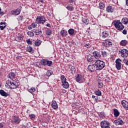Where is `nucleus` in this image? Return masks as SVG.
Returning <instances> with one entry per match:
<instances>
[{"label":"nucleus","instance_id":"obj_1","mask_svg":"<svg viewBox=\"0 0 128 128\" xmlns=\"http://www.w3.org/2000/svg\"><path fill=\"white\" fill-rule=\"evenodd\" d=\"M94 64L96 66V70H102V68H104V62L102 60H96Z\"/></svg>","mask_w":128,"mask_h":128},{"label":"nucleus","instance_id":"obj_2","mask_svg":"<svg viewBox=\"0 0 128 128\" xmlns=\"http://www.w3.org/2000/svg\"><path fill=\"white\" fill-rule=\"evenodd\" d=\"M114 26L116 28V30H124V26L120 20H118L116 21H114Z\"/></svg>","mask_w":128,"mask_h":128},{"label":"nucleus","instance_id":"obj_3","mask_svg":"<svg viewBox=\"0 0 128 128\" xmlns=\"http://www.w3.org/2000/svg\"><path fill=\"white\" fill-rule=\"evenodd\" d=\"M86 58L87 60L88 64H94L96 60V59H94L92 55L90 54L86 55Z\"/></svg>","mask_w":128,"mask_h":128},{"label":"nucleus","instance_id":"obj_4","mask_svg":"<svg viewBox=\"0 0 128 128\" xmlns=\"http://www.w3.org/2000/svg\"><path fill=\"white\" fill-rule=\"evenodd\" d=\"M46 21V18L44 16H38L36 18V23L38 24H44Z\"/></svg>","mask_w":128,"mask_h":128},{"label":"nucleus","instance_id":"obj_5","mask_svg":"<svg viewBox=\"0 0 128 128\" xmlns=\"http://www.w3.org/2000/svg\"><path fill=\"white\" fill-rule=\"evenodd\" d=\"M118 54H121V56L124 58H128V50L126 49H120L118 51Z\"/></svg>","mask_w":128,"mask_h":128},{"label":"nucleus","instance_id":"obj_6","mask_svg":"<svg viewBox=\"0 0 128 128\" xmlns=\"http://www.w3.org/2000/svg\"><path fill=\"white\" fill-rule=\"evenodd\" d=\"M40 64H42V66H50L52 64V62L48 60L42 59L40 60Z\"/></svg>","mask_w":128,"mask_h":128},{"label":"nucleus","instance_id":"obj_7","mask_svg":"<svg viewBox=\"0 0 128 128\" xmlns=\"http://www.w3.org/2000/svg\"><path fill=\"white\" fill-rule=\"evenodd\" d=\"M122 60L118 58L116 60V68L118 70H120L122 69Z\"/></svg>","mask_w":128,"mask_h":128},{"label":"nucleus","instance_id":"obj_8","mask_svg":"<svg viewBox=\"0 0 128 128\" xmlns=\"http://www.w3.org/2000/svg\"><path fill=\"white\" fill-rule=\"evenodd\" d=\"M100 126L102 128H110V122L106 120L100 122Z\"/></svg>","mask_w":128,"mask_h":128},{"label":"nucleus","instance_id":"obj_9","mask_svg":"<svg viewBox=\"0 0 128 128\" xmlns=\"http://www.w3.org/2000/svg\"><path fill=\"white\" fill-rule=\"evenodd\" d=\"M102 44L103 46H106V48H110V46L112 44V42L108 40H106L102 42Z\"/></svg>","mask_w":128,"mask_h":128},{"label":"nucleus","instance_id":"obj_10","mask_svg":"<svg viewBox=\"0 0 128 128\" xmlns=\"http://www.w3.org/2000/svg\"><path fill=\"white\" fill-rule=\"evenodd\" d=\"M92 56L94 58V60H98L99 58H100V53L98 51H94L92 52Z\"/></svg>","mask_w":128,"mask_h":128},{"label":"nucleus","instance_id":"obj_11","mask_svg":"<svg viewBox=\"0 0 128 128\" xmlns=\"http://www.w3.org/2000/svg\"><path fill=\"white\" fill-rule=\"evenodd\" d=\"M88 70H89V72H96V66L95 63L92 65H89L88 66Z\"/></svg>","mask_w":128,"mask_h":128},{"label":"nucleus","instance_id":"obj_12","mask_svg":"<svg viewBox=\"0 0 128 128\" xmlns=\"http://www.w3.org/2000/svg\"><path fill=\"white\" fill-rule=\"evenodd\" d=\"M114 122L116 124V126H120H120H122V124H124V121H122V120L120 118H118L116 120H115L114 121Z\"/></svg>","mask_w":128,"mask_h":128},{"label":"nucleus","instance_id":"obj_13","mask_svg":"<svg viewBox=\"0 0 128 128\" xmlns=\"http://www.w3.org/2000/svg\"><path fill=\"white\" fill-rule=\"evenodd\" d=\"M12 122H14L17 124H18L20 122V118H18V116H14L12 118Z\"/></svg>","mask_w":128,"mask_h":128},{"label":"nucleus","instance_id":"obj_14","mask_svg":"<svg viewBox=\"0 0 128 128\" xmlns=\"http://www.w3.org/2000/svg\"><path fill=\"white\" fill-rule=\"evenodd\" d=\"M121 104L122 106H124V108H125V110H128V102L124 100L122 101Z\"/></svg>","mask_w":128,"mask_h":128},{"label":"nucleus","instance_id":"obj_15","mask_svg":"<svg viewBox=\"0 0 128 128\" xmlns=\"http://www.w3.org/2000/svg\"><path fill=\"white\" fill-rule=\"evenodd\" d=\"M18 84H16V81L12 82L11 83V86L10 87V88H16L18 86Z\"/></svg>","mask_w":128,"mask_h":128},{"label":"nucleus","instance_id":"obj_16","mask_svg":"<svg viewBox=\"0 0 128 128\" xmlns=\"http://www.w3.org/2000/svg\"><path fill=\"white\" fill-rule=\"evenodd\" d=\"M34 32L36 36H40L42 34V30L40 29L36 30H34Z\"/></svg>","mask_w":128,"mask_h":128},{"label":"nucleus","instance_id":"obj_17","mask_svg":"<svg viewBox=\"0 0 128 128\" xmlns=\"http://www.w3.org/2000/svg\"><path fill=\"white\" fill-rule=\"evenodd\" d=\"M101 36L102 38H108V36H110V34H108V31H104L102 32Z\"/></svg>","mask_w":128,"mask_h":128},{"label":"nucleus","instance_id":"obj_18","mask_svg":"<svg viewBox=\"0 0 128 128\" xmlns=\"http://www.w3.org/2000/svg\"><path fill=\"white\" fill-rule=\"evenodd\" d=\"M12 14H16V16H18V14H20V10L18 8L16 10H12Z\"/></svg>","mask_w":128,"mask_h":128},{"label":"nucleus","instance_id":"obj_19","mask_svg":"<svg viewBox=\"0 0 128 128\" xmlns=\"http://www.w3.org/2000/svg\"><path fill=\"white\" fill-rule=\"evenodd\" d=\"M108 12H114V8L112 6H108L106 8Z\"/></svg>","mask_w":128,"mask_h":128},{"label":"nucleus","instance_id":"obj_20","mask_svg":"<svg viewBox=\"0 0 128 128\" xmlns=\"http://www.w3.org/2000/svg\"><path fill=\"white\" fill-rule=\"evenodd\" d=\"M60 34L62 37L66 36H68V32L66 30H62L60 32Z\"/></svg>","mask_w":128,"mask_h":128},{"label":"nucleus","instance_id":"obj_21","mask_svg":"<svg viewBox=\"0 0 128 128\" xmlns=\"http://www.w3.org/2000/svg\"><path fill=\"white\" fill-rule=\"evenodd\" d=\"M26 50H27V52H28L30 54H34V49H32V47L30 46H28L26 48Z\"/></svg>","mask_w":128,"mask_h":128},{"label":"nucleus","instance_id":"obj_22","mask_svg":"<svg viewBox=\"0 0 128 128\" xmlns=\"http://www.w3.org/2000/svg\"><path fill=\"white\" fill-rule=\"evenodd\" d=\"M113 112L115 118H118V116H120V112H118V109H114Z\"/></svg>","mask_w":128,"mask_h":128},{"label":"nucleus","instance_id":"obj_23","mask_svg":"<svg viewBox=\"0 0 128 128\" xmlns=\"http://www.w3.org/2000/svg\"><path fill=\"white\" fill-rule=\"evenodd\" d=\"M62 86L64 88H68L70 87V84H68V82L66 81L63 82V83H62Z\"/></svg>","mask_w":128,"mask_h":128},{"label":"nucleus","instance_id":"obj_24","mask_svg":"<svg viewBox=\"0 0 128 128\" xmlns=\"http://www.w3.org/2000/svg\"><path fill=\"white\" fill-rule=\"evenodd\" d=\"M52 106L54 110H56V108H58V104H56V102L52 101Z\"/></svg>","mask_w":128,"mask_h":128},{"label":"nucleus","instance_id":"obj_25","mask_svg":"<svg viewBox=\"0 0 128 128\" xmlns=\"http://www.w3.org/2000/svg\"><path fill=\"white\" fill-rule=\"evenodd\" d=\"M82 80V76L80 74H77L76 78V82H80Z\"/></svg>","mask_w":128,"mask_h":128},{"label":"nucleus","instance_id":"obj_26","mask_svg":"<svg viewBox=\"0 0 128 128\" xmlns=\"http://www.w3.org/2000/svg\"><path fill=\"white\" fill-rule=\"evenodd\" d=\"M8 78H10V80H12L14 78H16V74L14 72H11L8 74Z\"/></svg>","mask_w":128,"mask_h":128},{"label":"nucleus","instance_id":"obj_27","mask_svg":"<svg viewBox=\"0 0 128 128\" xmlns=\"http://www.w3.org/2000/svg\"><path fill=\"white\" fill-rule=\"evenodd\" d=\"M68 33L70 36H74V30L72 28H70L68 30Z\"/></svg>","mask_w":128,"mask_h":128},{"label":"nucleus","instance_id":"obj_28","mask_svg":"<svg viewBox=\"0 0 128 128\" xmlns=\"http://www.w3.org/2000/svg\"><path fill=\"white\" fill-rule=\"evenodd\" d=\"M0 94H1L2 96H8V93L2 90H0Z\"/></svg>","mask_w":128,"mask_h":128},{"label":"nucleus","instance_id":"obj_29","mask_svg":"<svg viewBox=\"0 0 128 128\" xmlns=\"http://www.w3.org/2000/svg\"><path fill=\"white\" fill-rule=\"evenodd\" d=\"M127 42H128V41H126V40H122L120 42V44L121 46H126Z\"/></svg>","mask_w":128,"mask_h":128},{"label":"nucleus","instance_id":"obj_30","mask_svg":"<svg viewBox=\"0 0 128 128\" xmlns=\"http://www.w3.org/2000/svg\"><path fill=\"white\" fill-rule=\"evenodd\" d=\"M60 80H61L62 84L66 82V76L64 75H62L60 76Z\"/></svg>","mask_w":128,"mask_h":128},{"label":"nucleus","instance_id":"obj_31","mask_svg":"<svg viewBox=\"0 0 128 128\" xmlns=\"http://www.w3.org/2000/svg\"><path fill=\"white\" fill-rule=\"evenodd\" d=\"M12 86V82L10 81H6V88H10V86Z\"/></svg>","mask_w":128,"mask_h":128},{"label":"nucleus","instance_id":"obj_32","mask_svg":"<svg viewBox=\"0 0 128 128\" xmlns=\"http://www.w3.org/2000/svg\"><path fill=\"white\" fill-rule=\"evenodd\" d=\"M104 6H106V5H104V3H102V2L99 3L98 8L100 10H102V8H104Z\"/></svg>","mask_w":128,"mask_h":128},{"label":"nucleus","instance_id":"obj_33","mask_svg":"<svg viewBox=\"0 0 128 128\" xmlns=\"http://www.w3.org/2000/svg\"><path fill=\"white\" fill-rule=\"evenodd\" d=\"M40 44H42V41H40V40H36L35 42V46H40Z\"/></svg>","mask_w":128,"mask_h":128},{"label":"nucleus","instance_id":"obj_34","mask_svg":"<svg viewBox=\"0 0 128 128\" xmlns=\"http://www.w3.org/2000/svg\"><path fill=\"white\" fill-rule=\"evenodd\" d=\"M82 22H83L85 24H88V23L90 22V20L88 18H83Z\"/></svg>","mask_w":128,"mask_h":128},{"label":"nucleus","instance_id":"obj_35","mask_svg":"<svg viewBox=\"0 0 128 128\" xmlns=\"http://www.w3.org/2000/svg\"><path fill=\"white\" fill-rule=\"evenodd\" d=\"M94 94H96V96H102V92L100 90L96 91L94 92Z\"/></svg>","mask_w":128,"mask_h":128},{"label":"nucleus","instance_id":"obj_36","mask_svg":"<svg viewBox=\"0 0 128 128\" xmlns=\"http://www.w3.org/2000/svg\"><path fill=\"white\" fill-rule=\"evenodd\" d=\"M52 34V30H50V28H48L46 30V36H50Z\"/></svg>","mask_w":128,"mask_h":128},{"label":"nucleus","instance_id":"obj_37","mask_svg":"<svg viewBox=\"0 0 128 128\" xmlns=\"http://www.w3.org/2000/svg\"><path fill=\"white\" fill-rule=\"evenodd\" d=\"M53 72L52 71V70H48L46 72V76H52V74Z\"/></svg>","mask_w":128,"mask_h":128},{"label":"nucleus","instance_id":"obj_38","mask_svg":"<svg viewBox=\"0 0 128 128\" xmlns=\"http://www.w3.org/2000/svg\"><path fill=\"white\" fill-rule=\"evenodd\" d=\"M124 24H128V19L126 18H123L122 20Z\"/></svg>","mask_w":128,"mask_h":128},{"label":"nucleus","instance_id":"obj_39","mask_svg":"<svg viewBox=\"0 0 128 128\" xmlns=\"http://www.w3.org/2000/svg\"><path fill=\"white\" fill-rule=\"evenodd\" d=\"M92 98L94 99V100L96 102H100V100L98 99V96H92Z\"/></svg>","mask_w":128,"mask_h":128},{"label":"nucleus","instance_id":"obj_40","mask_svg":"<svg viewBox=\"0 0 128 128\" xmlns=\"http://www.w3.org/2000/svg\"><path fill=\"white\" fill-rule=\"evenodd\" d=\"M28 92H30V94H32V92H36V88H31L28 90Z\"/></svg>","mask_w":128,"mask_h":128},{"label":"nucleus","instance_id":"obj_41","mask_svg":"<svg viewBox=\"0 0 128 128\" xmlns=\"http://www.w3.org/2000/svg\"><path fill=\"white\" fill-rule=\"evenodd\" d=\"M28 36H31V37L34 36V32H28Z\"/></svg>","mask_w":128,"mask_h":128},{"label":"nucleus","instance_id":"obj_42","mask_svg":"<svg viewBox=\"0 0 128 128\" xmlns=\"http://www.w3.org/2000/svg\"><path fill=\"white\" fill-rule=\"evenodd\" d=\"M70 70H71L72 72H76V68H74V66H70Z\"/></svg>","mask_w":128,"mask_h":128},{"label":"nucleus","instance_id":"obj_43","mask_svg":"<svg viewBox=\"0 0 128 128\" xmlns=\"http://www.w3.org/2000/svg\"><path fill=\"white\" fill-rule=\"evenodd\" d=\"M66 8L68 10H71L72 11L74 10V7L72 6H66Z\"/></svg>","mask_w":128,"mask_h":128},{"label":"nucleus","instance_id":"obj_44","mask_svg":"<svg viewBox=\"0 0 128 128\" xmlns=\"http://www.w3.org/2000/svg\"><path fill=\"white\" fill-rule=\"evenodd\" d=\"M84 46H85L86 48H90L92 46V45H90V44L88 43V44H84Z\"/></svg>","mask_w":128,"mask_h":128},{"label":"nucleus","instance_id":"obj_45","mask_svg":"<svg viewBox=\"0 0 128 128\" xmlns=\"http://www.w3.org/2000/svg\"><path fill=\"white\" fill-rule=\"evenodd\" d=\"M102 56L104 58H106V52L102 51Z\"/></svg>","mask_w":128,"mask_h":128},{"label":"nucleus","instance_id":"obj_46","mask_svg":"<svg viewBox=\"0 0 128 128\" xmlns=\"http://www.w3.org/2000/svg\"><path fill=\"white\" fill-rule=\"evenodd\" d=\"M31 26H32V28H36V26H38V24H36L34 23H32V24H31Z\"/></svg>","mask_w":128,"mask_h":128},{"label":"nucleus","instance_id":"obj_47","mask_svg":"<svg viewBox=\"0 0 128 128\" xmlns=\"http://www.w3.org/2000/svg\"><path fill=\"white\" fill-rule=\"evenodd\" d=\"M98 85V87L100 88H102V86H104V84H102V82H99Z\"/></svg>","mask_w":128,"mask_h":128},{"label":"nucleus","instance_id":"obj_48","mask_svg":"<svg viewBox=\"0 0 128 128\" xmlns=\"http://www.w3.org/2000/svg\"><path fill=\"white\" fill-rule=\"evenodd\" d=\"M29 116L31 120H32V118H36V116L34 114H30Z\"/></svg>","mask_w":128,"mask_h":128},{"label":"nucleus","instance_id":"obj_49","mask_svg":"<svg viewBox=\"0 0 128 128\" xmlns=\"http://www.w3.org/2000/svg\"><path fill=\"white\" fill-rule=\"evenodd\" d=\"M123 62H124V64H126V66H128V60H127L126 59H124L123 60Z\"/></svg>","mask_w":128,"mask_h":128},{"label":"nucleus","instance_id":"obj_50","mask_svg":"<svg viewBox=\"0 0 128 128\" xmlns=\"http://www.w3.org/2000/svg\"><path fill=\"white\" fill-rule=\"evenodd\" d=\"M26 42L28 44H32V41H30V40H26Z\"/></svg>","mask_w":128,"mask_h":128},{"label":"nucleus","instance_id":"obj_51","mask_svg":"<svg viewBox=\"0 0 128 128\" xmlns=\"http://www.w3.org/2000/svg\"><path fill=\"white\" fill-rule=\"evenodd\" d=\"M6 28V26H0V28L1 30H4V28Z\"/></svg>","mask_w":128,"mask_h":128},{"label":"nucleus","instance_id":"obj_52","mask_svg":"<svg viewBox=\"0 0 128 128\" xmlns=\"http://www.w3.org/2000/svg\"><path fill=\"white\" fill-rule=\"evenodd\" d=\"M122 34H127L126 30H123V31H122Z\"/></svg>","mask_w":128,"mask_h":128},{"label":"nucleus","instance_id":"obj_53","mask_svg":"<svg viewBox=\"0 0 128 128\" xmlns=\"http://www.w3.org/2000/svg\"><path fill=\"white\" fill-rule=\"evenodd\" d=\"M0 128H6L4 126V124L0 123Z\"/></svg>","mask_w":128,"mask_h":128},{"label":"nucleus","instance_id":"obj_54","mask_svg":"<svg viewBox=\"0 0 128 128\" xmlns=\"http://www.w3.org/2000/svg\"><path fill=\"white\" fill-rule=\"evenodd\" d=\"M32 25L28 26V30H32Z\"/></svg>","mask_w":128,"mask_h":128},{"label":"nucleus","instance_id":"obj_55","mask_svg":"<svg viewBox=\"0 0 128 128\" xmlns=\"http://www.w3.org/2000/svg\"><path fill=\"white\" fill-rule=\"evenodd\" d=\"M22 128H28V126H26V125L22 126Z\"/></svg>","mask_w":128,"mask_h":128},{"label":"nucleus","instance_id":"obj_56","mask_svg":"<svg viewBox=\"0 0 128 128\" xmlns=\"http://www.w3.org/2000/svg\"><path fill=\"white\" fill-rule=\"evenodd\" d=\"M46 26H48V28H50V24H46Z\"/></svg>","mask_w":128,"mask_h":128},{"label":"nucleus","instance_id":"obj_57","mask_svg":"<svg viewBox=\"0 0 128 128\" xmlns=\"http://www.w3.org/2000/svg\"><path fill=\"white\" fill-rule=\"evenodd\" d=\"M19 20H22V16H20Z\"/></svg>","mask_w":128,"mask_h":128},{"label":"nucleus","instance_id":"obj_58","mask_svg":"<svg viewBox=\"0 0 128 128\" xmlns=\"http://www.w3.org/2000/svg\"><path fill=\"white\" fill-rule=\"evenodd\" d=\"M0 24L1 26H2V24H6V22H1L0 23Z\"/></svg>","mask_w":128,"mask_h":128},{"label":"nucleus","instance_id":"obj_59","mask_svg":"<svg viewBox=\"0 0 128 128\" xmlns=\"http://www.w3.org/2000/svg\"><path fill=\"white\" fill-rule=\"evenodd\" d=\"M69 2H74V0H69Z\"/></svg>","mask_w":128,"mask_h":128},{"label":"nucleus","instance_id":"obj_60","mask_svg":"<svg viewBox=\"0 0 128 128\" xmlns=\"http://www.w3.org/2000/svg\"><path fill=\"white\" fill-rule=\"evenodd\" d=\"M126 6H128V0H126Z\"/></svg>","mask_w":128,"mask_h":128},{"label":"nucleus","instance_id":"obj_61","mask_svg":"<svg viewBox=\"0 0 128 128\" xmlns=\"http://www.w3.org/2000/svg\"><path fill=\"white\" fill-rule=\"evenodd\" d=\"M40 2H44V0H39Z\"/></svg>","mask_w":128,"mask_h":128},{"label":"nucleus","instance_id":"obj_62","mask_svg":"<svg viewBox=\"0 0 128 128\" xmlns=\"http://www.w3.org/2000/svg\"><path fill=\"white\" fill-rule=\"evenodd\" d=\"M62 92L64 94H65V92H66V90H64Z\"/></svg>","mask_w":128,"mask_h":128},{"label":"nucleus","instance_id":"obj_63","mask_svg":"<svg viewBox=\"0 0 128 128\" xmlns=\"http://www.w3.org/2000/svg\"><path fill=\"white\" fill-rule=\"evenodd\" d=\"M23 38H23L22 37H20V40H23Z\"/></svg>","mask_w":128,"mask_h":128},{"label":"nucleus","instance_id":"obj_64","mask_svg":"<svg viewBox=\"0 0 128 128\" xmlns=\"http://www.w3.org/2000/svg\"><path fill=\"white\" fill-rule=\"evenodd\" d=\"M22 58V56H18L16 57V58Z\"/></svg>","mask_w":128,"mask_h":128}]
</instances>
